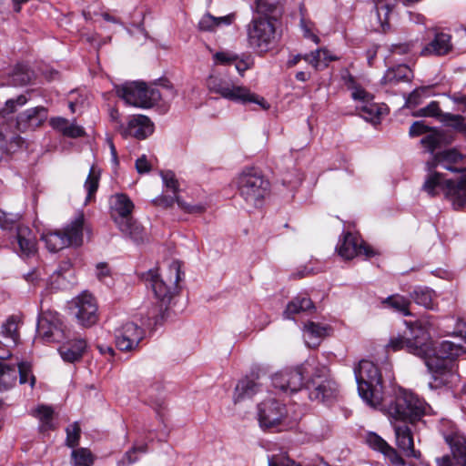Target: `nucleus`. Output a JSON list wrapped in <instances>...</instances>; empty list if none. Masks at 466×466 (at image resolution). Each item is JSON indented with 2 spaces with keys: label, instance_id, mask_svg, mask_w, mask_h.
Segmentation results:
<instances>
[{
  "label": "nucleus",
  "instance_id": "f257e3e1",
  "mask_svg": "<svg viewBox=\"0 0 466 466\" xmlns=\"http://www.w3.org/2000/svg\"><path fill=\"white\" fill-rule=\"evenodd\" d=\"M405 324L409 329V337H392L387 348L393 351L405 349L409 353L423 359L431 375L429 382L431 390L458 385L460 375L456 359L466 353V349L449 340H444L437 349L434 348L429 333L431 327L429 319L405 321Z\"/></svg>",
  "mask_w": 466,
  "mask_h": 466
},
{
  "label": "nucleus",
  "instance_id": "f03ea898",
  "mask_svg": "<svg viewBox=\"0 0 466 466\" xmlns=\"http://www.w3.org/2000/svg\"><path fill=\"white\" fill-rule=\"evenodd\" d=\"M272 384L286 393H295L304 385L311 400L327 402L338 395V385L330 378L327 366L315 358L307 359L301 365L275 373Z\"/></svg>",
  "mask_w": 466,
  "mask_h": 466
},
{
  "label": "nucleus",
  "instance_id": "7ed1b4c3",
  "mask_svg": "<svg viewBox=\"0 0 466 466\" xmlns=\"http://www.w3.org/2000/svg\"><path fill=\"white\" fill-rule=\"evenodd\" d=\"M376 409L386 413L389 419L419 422L430 415L431 407L418 395L404 389L394 390L391 395L383 397Z\"/></svg>",
  "mask_w": 466,
  "mask_h": 466
},
{
  "label": "nucleus",
  "instance_id": "20e7f679",
  "mask_svg": "<svg viewBox=\"0 0 466 466\" xmlns=\"http://www.w3.org/2000/svg\"><path fill=\"white\" fill-rule=\"evenodd\" d=\"M180 279V263L177 260L172 261L168 269L164 274L159 273L157 268L149 269L147 272L146 281L150 284L159 302V313L155 316L156 324L163 323L170 316L169 306L173 298L177 293V284Z\"/></svg>",
  "mask_w": 466,
  "mask_h": 466
},
{
  "label": "nucleus",
  "instance_id": "39448f33",
  "mask_svg": "<svg viewBox=\"0 0 466 466\" xmlns=\"http://www.w3.org/2000/svg\"><path fill=\"white\" fill-rule=\"evenodd\" d=\"M426 170L428 174L421 187L424 192L430 197H436L443 193L455 208L466 207V185L458 180L447 178L435 168H429L427 165Z\"/></svg>",
  "mask_w": 466,
  "mask_h": 466
},
{
  "label": "nucleus",
  "instance_id": "423d86ee",
  "mask_svg": "<svg viewBox=\"0 0 466 466\" xmlns=\"http://www.w3.org/2000/svg\"><path fill=\"white\" fill-rule=\"evenodd\" d=\"M354 374L360 398L369 406L377 408L384 397L381 375L378 367L370 360H362L354 369Z\"/></svg>",
  "mask_w": 466,
  "mask_h": 466
},
{
  "label": "nucleus",
  "instance_id": "0eeeda50",
  "mask_svg": "<svg viewBox=\"0 0 466 466\" xmlns=\"http://www.w3.org/2000/svg\"><path fill=\"white\" fill-rule=\"evenodd\" d=\"M134 204L123 193L115 194L110 198V215L118 229L135 243L144 241L143 227L132 218Z\"/></svg>",
  "mask_w": 466,
  "mask_h": 466
},
{
  "label": "nucleus",
  "instance_id": "6e6552de",
  "mask_svg": "<svg viewBox=\"0 0 466 466\" xmlns=\"http://www.w3.org/2000/svg\"><path fill=\"white\" fill-rule=\"evenodd\" d=\"M207 87L211 93L219 95L223 98L230 101L241 104L255 103L264 109L269 107L263 97L251 93L250 90L244 86L236 85L224 74H210L207 79Z\"/></svg>",
  "mask_w": 466,
  "mask_h": 466
},
{
  "label": "nucleus",
  "instance_id": "1a4fd4ad",
  "mask_svg": "<svg viewBox=\"0 0 466 466\" xmlns=\"http://www.w3.org/2000/svg\"><path fill=\"white\" fill-rule=\"evenodd\" d=\"M236 184L239 196L248 208H260L269 192L268 180L253 169L240 173Z\"/></svg>",
  "mask_w": 466,
  "mask_h": 466
},
{
  "label": "nucleus",
  "instance_id": "9d476101",
  "mask_svg": "<svg viewBox=\"0 0 466 466\" xmlns=\"http://www.w3.org/2000/svg\"><path fill=\"white\" fill-rule=\"evenodd\" d=\"M341 79L347 88L351 91L352 99L358 103L356 108L360 116L367 121L377 122L386 111L384 105L374 103L373 95L361 87L348 69L341 71Z\"/></svg>",
  "mask_w": 466,
  "mask_h": 466
},
{
  "label": "nucleus",
  "instance_id": "9b49d317",
  "mask_svg": "<svg viewBox=\"0 0 466 466\" xmlns=\"http://www.w3.org/2000/svg\"><path fill=\"white\" fill-rule=\"evenodd\" d=\"M116 95L126 104L141 108H149L158 103L162 95L159 89L153 86H147L144 82H126L115 86Z\"/></svg>",
  "mask_w": 466,
  "mask_h": 466
},
{
  "label": "nucleus",
  "instance_id": "f8f14e48",
  "mask_svg": "<svg viewBox=\"0 0 466 466\" xmlns=\"http://www.w3.org/2000/svg\"><path fill=\"white\" fill-rule=\"evenodd\" d=\"M83 227L84 215L79 214L64 231L43 233L41 239L51 252H56L68 246L78 247L83 243Z\"/></svg>",
  "mask_w": 466,
  "mask_h": 466
},
{
  "label": "nucleus",
  "instance_id": "ddd939ff",
  "mask_svg": "<svg viewBox=\"0 0 466 466\" xmlns=\"http://www.w3.org/2000/svg\"><path fill=\"white\" fill-rule=\"evenodd\" d=\"M248 46L258 53L268 52L275 43L276 28L270 17H254L247 25Z\"/></svg>",
  "mask_w": 466,
  "mask_h": 466
},
{
  "label": "nucleus",
  "instance_id": "4468645a",
  "mask_svg": "<svg viewBox=\"0 0 466 466\" xmlns=\"http://www.w3.org/2000/svg\"><path fill=\"white\" fill-rule=\"evenodd\" d=\"M37 336L45 343H61L66 339V326L56 312L46 311L37 322Z\"/></svg>",
  "mask_w": 466,
  "mask_h": 466
},
{
  "label": "nucleus",
  "instance_id": "2eb2a0df",
  "mask_svg": "<svg viewBox=\"0 0 466 466\" xmlns=\"http://www.w3.org/2000/svg\"><path fill=\"white\" fill-rule=\"evenodd\" d=\"M160 176L162 177L165 187L167 190L173 192L175 197L163 196L155 200L156 204L163 205L164 207H171L174 202H177L178 207L188 214H201L206 210V206L203 204L191 205L182 200L179 197L176 196V194L178 192L179 185L175 174L172 171H161Z\"/></svg>",
  "mask_w": 466,
  "mask_h": 466
},
{
  "label": "nucleus",
  "instance_id": "dca6fc26",
  "mask_svg": "<svg viewBox=\"0 0 466 466\" xmlns=\"http://www.w3.org/2000/svg\"><path fill=\"white\" fill-rule=\"evenodd\" d=\"M427 166L429 168L441 167L451 172L461 173L458 181L466 185V155L454 148L433 154L431 160L427 161Z\"/></svg>",
  "mask_w": 466,
  "mask_h": 466
},
{
  "label": "nucleus",
  "instance_id": "f3484780",
  "mask_svg": "<svg viewBox=\"0 0 466 466\" xmlns=\"http://www.w3.org/2000/svg\"><path fill=\"white\" fill-rule=\"evenodd\" d=\"M143 328L133 321L123 323L115 329V344L123 352H132L138 349L139 343L145 338Z\"/></svg>",
  "mask_w": 466,
  "mask_h": 466
},
{
  "label": "nucleus",
  "instance_id": "a211bd4d",
  "mask_svg": "<svg viewBox=\"0 0 466 466\" xmlns=\"http://www.w3.org/2000/svg\"><path fill=\"white\" fill-rule=\"evenodd\" d=\"M287 409L276 399L269 398L258 406V419L262 429H275L281 425L286 418Z\"/></svg>",
  "mask_w": 466,
  "mask_h": 466
},
{
  "label": "nucleus",
  "instance_id": "6ab92c4d",
  "mask_svg": "<svg viewBox=\"0 0 466 466\" xmlns=\"http://www.w3.org/2000/svg\"><path fill=\"white\" fill-rule=\"evenodd\" d=\"M74 315L79 325L89 328L98 320L96 299L88 292H83L74 300Z\"/></svg>",
  "mask_w": 466,
  "mask_h": 466
},
{
  "label": "nucleus",
  "instance_id": "aec40b11",
  "mask_svg": "<svg viewBox=\"0 0 466 466\" xmlns=\"http://www.w3.org/2000/svg\"><path fill=\"white\" fill-rule=\"evenodd\" d=\"M390 424L394 430L396 445L407 456L419 458L420 451L414 449L412 428L417 422H408L402 420L390 419Z\"/></svg>",
  "mask_w": 466,
  "mask_h": 466
},
{
  "label": "nucleus",
  "instance_id": "412c9836",
  "mask_svg": "<svg viewBox=\"0 0 466 466\" xmlns=\"http://www.w3.org/2000/svg\"><path fill=\"white\" fill-rule=\"evenodd\" d=\"M337 250L339 255L346 260L352 259L359 255L370 258L375 254L373 249L367 246L359 236L350 232L346 233L343 238L339 240Z\"/></svg>",
  "mask_w": 466,
  "mask_h": 466
},
{
  "label": "nucleus",
  "instance_id": "4be33fe9",
  "mask_svg": "<svg viewBox=\"0 0 466 466\" xmlns=\"http://www.w3.org/2000/svg\"><path fill=\"white\" fill-rule=\"evenodd\" d=\"M117 128L123 137L146 139L153 134L154 124L147 116L134 115L129 116L126 125L120 124Z\"/></svg>",
  "mask_w": 466,
  "mask_h": 466
},
{
  "label": "nucleus",
  "instance_id": "5701e85b",
  "mask_svg": "<svg viewBox=\"0 0 466 466\" xmlns=\"http://www.w3.org/2000/svg\"><path fill=\"white\" fill-rule=\"evenodd\" d=\"M445 441L451 446L453 456H443L438 459V465L466 466V437L455 432L446 435Z\"/></svg>",
  "mask_w": 466,
  "mask_h": 466
},
{
  "label": "nucleus",
  "instance_id": "b1692460",
  "mask_svg": "<svg viewBox=\"0 0 466 466\" xmlns=\"http://www.w3.org/2000/svg\"><path fill=\"white\" fill-rule=\"evenodd\" d=\"M48 111L45 106H35L25 110L16 117V128L20 132L35 131L46 121Z\"/></svg>",
  "mask_w": 466,
  "mask_h": 466
},
{
  "label": "nucleus",
  "instance_id": "393cba45",
  "mask_svg": "<svg viewBox=\"0 0 466 466\" xmlns=\"http://www.w3.org/2000/svg\"><path fill=\"white\" fill-rule=\"evenodd\" d=\"M451 36L445 33H437L434 38L420 51L421 55L444 56L448 54L452 45L451 43Z\"/></svg>",
  "mask_w": 466,
  "mask_h": 466
},
{
  "label": "nucleus",
  "instance_id": "a878e982",
  "mask_svg": "<svg viewBox=\"0 0 466 466\" xmlns=\"http://www.w3.org/2000/svg\"><path fill=\"white\" fill-rule=\"evenodd\" d=\"M16 239L21 255L28 257L36 252V238L28 227L22 225L16 227Z\"/></svg>",
  "mask_w": 466,
  "mask_h": 466
},
{
  "label": "nucleus",
  "instance_id": "bb28decb",
  "mask_svg": "<svg viewBox=\"0 0 466 466\" xmlns=\"http://www.w3.org/2000/svg\"><path fill=\"white\" fill-rule=\"evenodd\" d=\"M86 341L77 339L61 346L58 350L62 360L66 362H76L81 360L86 349Z\"/></svg>",
  "mask_w": 466,
  "mask_h": 466
},
{
  "label": "nucleus",
  "instance_id": "cd10ccee",
  "mask_svg": "<svg viewBox=\"0 0 466 466\" xmlns=\"http://www.w3.org/2000/svg\"><path fill=\"white\" fill-rule=\"evenodd\" d=\"M412 77V71L408 66L398 65L397 66L389 68L385 72L381 83L393 86L400 82H410Z\"/></svg>",
  "mask_w": 466,
  "mask_h": 466
},
{
  "label": "nucleus",
  "instance_id": "c85d7f7f",
  "mask_svg": "<svg viewBox=\"0 0 466 466\" xmlns=\"http://www.w3.org/2000/svg\"><path fill=\"white\" fill-rule=\"evenodd\" d=\"M327 326L313 321H309L305 324L303 329V338L305 343L309 348H317L319 345L321 339L327 336Z\"/></svg>",
  "mask_w": 466,
  "mask_h": 466
},
{
  "label": "nucleus",
  "instance_id": "c756f323",
  "mask_svg": "<svg viewBox=\"0 0 466 466\" xmlns=\"http://www.w3.org/2000/svg\"><path fill=\"white\" fill-rule=\"evenodd\" d=\"M436 297V293L426 287H417L410 293V298L416 304L431 310L437 309V306L435 304Z\"/></svg>",
  "mask_w": 466,
  "mask_h": 466
},
{
  "label": "nucleus",
  "instance_id": "7c9ffc66",
  "mask_svg": "<svg viewBox=\"0 0 466 466\" xmlns=\"http://www.w3.org/2000/svg\"><path fill=\"white\" fill-rule=\"evenodd\" d=\"M261 390V385L254 379L246 377L238 381L235 389V400L251 398Z\"/></svg>",
  "mask_w": 466,
  "mask_h": 466
},
{
  "label": "nucleus",
  "instance_id": "2f4dec72",
  "mask_svg": "<svg viewBox=\"0 0 466 466\" xmlns=\"http://www.w3.org/2000/svg\"><path fill=\"white\" fill-rule=\"evenodd\" d=\"M234 20L233 15L216 17L209 13L205 14L198 22V29L203 32H213L221 25H229Z\"/></svg>",
  "mask_w": 466,
  "mask_h": 466
},
{
  "label": "nucleus",
  "instance_id": "473e14b6",
  "mask_svg": "<svg viewBox=\"0 0 466 466\" xmlns=\"http://www.w3.org/2000/svg\"><path fill=\"white\" fill-rule=\"evenodd\" d=\"M32 415L39 420V431L46 432L55 429L54 410L51 406L39 405L32 410Z\"/></svg>",
  "mask_w": 466,
  "mask_h": 466
},
{
  "label": "nucleus",
  "instance_id": "72a5a7b5",
  "mask_svg": "<svg viewBox=\"0 0 466 466\" xmlns=\"http://www.w3.org/2000/svg\"><path fill=\"white\" fill-rule=\"evenodd\" d=\"M313 308L314 305L309 297L298 296L288 304L284 315L286 318L291 319L294 315L308 311Z\"/></svg>",
  "mask_w": 466,
  "mask_h": 466
},
{
  "label": "nucleus",
  "instance_id": "f704fd0d",
  "mask_svg": "<svg viewBox=\"0 0 466 466\" xmlns=\"http://www.w3.org/2000/svg\"><path fill=\"white\" fill-rule=\"evenodd\" d=\"M421 145L431 154L442 144L448 143L445 134L437 129L431 128L424 137L420 140Z\"/></svg>",
  "mask_w": 466,
  "mask_h": 466
},
{
  "label": "nucleus",
  "instance_id": "c9c22d12",
  "mask_svg": "<svg viewBox=\"0 0 466 466\" xmlns=\"http://www.w3.org/2000/svg\"><path fill=\"white\" fill-rule=\"evenodd\" d=\"M19 322L17 318L12 316L3 323L1 327V334L12 346H15L19 340L18 333Z\"/></svg>",
  "mask_w": 466,
  "mask_h": 466
},
{
  "label": "nucleus",
  "instance_id": "e433bc0d",
  "mask_svg": "<svg viewBox=\"0 0 466 466\" xmlns=\"http://www.w3.org/2000/svg\"><path fill=\"white\" fill-rule=\"evenodd\" d=\"M33 76V72L26 66L17 65L9 76L7 85L22 86L27 85Z\"/></svg>",
  "mask_w": 466,
  "mask_h": 466
},
{
  "label": "nucleus",
  "instance_id": "4c0bfd02",
  "mask_svg": "<svg viewBox=\"0 0 466 466\" xmlns=\"http://www.w3.org/2000/svg\"><path fill=\"white\" fill-rule=\"evenodd\" d=\"M383 304L403 316H410L411 314L409 309L410 305V299L401 295H391L383 301Z\"/></svg>",
  "mask_w": 466,
  "mask_h": 466
},
{
  "label": "nucleus",
  "instance_id": "58836bf2",
  "mask_svg": "<svg viewBox=\"0 0 466 466\" xmlns=\"http://www.w3.org/2000/svg\"><path fill=\"white\" fill-rule=\"evenodd\" d=\"M17 370L15 366L0 363V390H7L15 385Z\"/></svg>",
  "mask_w": 466,
  "mask_h": 466
},
{
  "label": "nucleus",
  "instance_id": "ea45409f",
  "mask_svg": "<svg viewBox=\"0 0 466 466\" xmlns=\"http://www.w3.org/2000/svg\"><path fill=\"white\" fill-rule=\"evenodd\" d=\"M374 2L378 19L384 27L388 24L390 15L396 7L398 0H375Z\"/></svg>",
  "mask_w": 466,
  "mask_h": 466
},
{
  "label": "nucleus",
  "instance_id": "a19ab883",
  "mask_svg": "<svg viewBox=\"0 0 466 466\" xmlns=\"http://www.w3.org/2000/svg\"><path fill=\"white\" fill-rule=\"evenodd\" d=\"M333 58L328 56L326 49H317L309 54L303 55V60L312 66L316 70L327 66V63Z\"/></svg>",
  "mask_w": 466,
  "mask_h": 466
},
{
  "label": "nucleus",
  "instance_id": "79ce46f5",
  "mask_svg": "<svg viewBox=\"0 0 466 466\" xmlns=\"http://www.w3.org/2000/svg\"><path fill=\"white\" fill-rule=\"evenodd\" d=\"M71 263L69 261H64L61 263L59 268L54 271L49 278V284L52 289H62L65 285L66 274L71 269Z\"/></svg>",
  "mask_w": 466,
  "mask_h": 466
},
{
  "label": "nucleus",
  "instance_id": "37998d69",
  "mask_svg": "<svg viewBox=\"0 0 466 466\" xmlns=\"http://www.w3.org/2000/svg\"><path fill=\"white\" fill-rule=\"evenodd\" d=\"M71 461L74 466H92L94 456L88 449L78 448L72 451Z\"/></svg>",
  "mask_w": 466,
  "mask_h": 466
},
{
  "label": "nucleus",
  "instance_id": "c03bdc74",
  "mask_svg": "<svg viewBox=\"0 0 466 466\" xmlns=\"http://www.w3.org/2000/svg\"><path fill=\"white\" fill-rule=\"evenodd\" d=\"M99 178H100V169L96 166H92L89 170L87 178L85 182V188L87 192L86 201L91 200L93 196L96 192V190L98 188Z\"/></svg>",
  "mask_w": 466,
  "mask_h": 466
},
{
  "label": "nucleus",
  "instance_id": "a18cd8bd",
  "mask_svg": "<svg viewBox=\"0 0 466 466\" xmlns=\"http://www.w3.org/2000/svg\"><path fill=\"white\" fill-rule=\"evenodd\" d=\"M429 89L430 88L428 86H421L414 89L407 96L405 99V106L407 107H415L420 105L422 98L428 96Z\"/></svg>",
  "mask_w": 466,
  "mask_h": 466
},
{
  "label": "nucleus",
  "instance_id": "49530a36",
  "mask_svg": "<svg viewBox=\"0 0 466 466\" xmlns=\"http://www.w3.org/2000/svg\"><path fill=\"white\" fill-rule=\"evenodd\" d=\"M256 4L258 16L270 17L272 19V14L277 9L278 0H256Z\"/></svg>",
  "mask_w": 466,
  "mask_h": 466
},
{
  "label": "nucleus",
  "instance_id": "de8ad7c7",
  "mask_svg": "<svg viewBox=\"0 0 466 466\" xmlns=\"http://www.w3.org/2000/svg\"><path fill=\"white\" fill-rule=\"evenodd\" d=\"M414 116L424 117H437L441 116V110L440 108V105L437 101H431L429 105L424 107L420 108L416 112L413 113Z\"/></svg>",
  "mask_w": 466,
  "mask_h": 466
},
{
  "label": "nucleus",
  "instance_id": "09e8293b",
  "mask_svg": "<svg viewBox=\"0 0 466 466\" xmlns=\"http://www.w3.org/2000/svg\"><path fill=\"white\" fill-rule=\"evenodd\" d=\"M366 442L368 445L384 454L390 445L378 434L374 432H369L366 435Z\"/></svg>",
  "mask_w": 466,
  "mask_h": 466
},
{
  "label": "nucleus",
  "instance_id": "8fccbe9b",
  "mask_svg": "<svg viewBox=\"0 0 466 466\" xmlns=\"http://www.w3.org/2000/svg\"><path fill=\"white\" fill-rule=\"evenodd\" d=\"M80 426L77 422H74L66 428V445L75 448L78 445L80 439Z\"/></svg>",
  "mask_w": 466,
  "mask_h": 466
},
{
  "label": "nucleus",
  "instance_id": "3c124183",
  "mask_svg": "<svg viewBox=\"0 0 466 466\" xmlns=\"http://www.w3.org/2000/svg\"><path fill=\"white\" fill-rule=\"evenodd\" d=\"M19 218L17 214L5 213L0 209V228L3 230L12 229Z\"/></svg>",
  "mask_w": 466,
  "mask_h": 466
},
{
  "label": "nucleus",
  "instance_id": "603ef678",
  "mask_svg": "<svg viewBox=\"0 0 466 466\" xmlns=\"http://www.w3.org/2000/svg\"><path fill=\"white\" fill-rule=\"evenodd\" d=\"M28 98L25 95H20L16 98L8 99L5 107L2 109L4 114H11L14 113L18 106H23L26 104Z\"/></svg>",
  "mask_w": 466,
  "mask_h": 466
},
{
  "label": "nucleus",
  "instance_id": "864d4df0",
  "mask_svg": "<svg viewBox=\"0 0 466 466\" xmlns=\"http://www.w3.org/2000/svg\"><path fill=\"white\" fill-rule=\"evenodd\" d=\"M300 27L303 35L306 38L311 39L314 43L318 44L319 41V36L314 33V24L309 18H300Z\"/></svg>",
  "mask_w": 466,
  "mask_h": 466
},
{
  "label": "nucleus",
  "instance_id": "5fc2aeb1",
  "mask_svg": "<svg viewBox=\"0 0 466 466\" xmlns=\"http://www.w3.org/2000/svg\"><path fill=\"white\" fill-rule=\"evenodd\" d=\"M17 370V374H19V382L21 384H25L28 381V380L30 379V384L31 386L33 387L34 384H35V377L33 375H31V370H30V367L25 363V362H21L18 364V370Z\"/></svg>",
  "mask_w": 466,
  "mask_h": 466
},
{
  "label": "nucleus",
  "instance_id": "6e6d98bb",
  "mask_svg": "<svg viewBox=\"0 0 466 466\" xmlns=\"http://www.w3.org/2000/svg\"><path fill=\"white\" fill-rule=\"evenodd\" d=\"M442 120L449 121L456 129L466 130V117L460 115L445 114L442 116Z\"/></svg>",
  "mask_w": 466,
  "mask_h": 466
},
{
  "label": "nucleus",
  "instance_id": "4d7b16f0",
  "mask_svg": "<svg viewBox=\"0 0 466 466\" xmlns=\"http://www.w3.org/2000/svg\"><path fill=\"white\" fill-rule=\"evenodd\" d=\"M416 49V42L395 44L391 46V52L396 55L412 54Z\"/></svg>",
  "mask_w": 466,
  "mask_h": 466
},
{
  "label": "nucleus",
  "instance_id": "13d9d810",
  "mask_svg": "<svg viewBox=\"0 0 466 466\" xmlns=\"http://www.w3.org/2000/svg\"><path fill=\"white\" fill-rule=\"evenodd\" d=\"M214 60L218 64L228 65L238 60V56L229 51H220L214 55Z\"/></svg>",
  "mask_w": 466,
  "mask_h": 466
},
{
  "label": "nucleus",
  "instance_id": "bf43d9fd",
  "mask_svg": "<svg viewBox=\"0 0 466 466\" xmlns=\"http://www.w3.org/2000/svg\"><path fill=\"white\" fill-rule=\"evenodd\" d=\"M384 455L389 459L390 462L394 466H405V461L392 447H389Z\"/></svg>",
  "mask_w": 466,
  "mask_h": 466
},
{
  "label": "nucleus",
  "instance_id": "052dcab7",
  "mask_svg": "<svg viewBox=\"0 0 466 466\" xmlns=\"http://www.w3.org/2000/svg\"><path fill=\"white\" fill-rule=\"evenodd\" d=\"M137 451H140L142 453L147 452V445L144 444L139 447H133L132 450L128 451L125 454L123 460L119 463H122L123 465H129L137 461V457H133V454Z\"/></svg>",
  "mask_w": 466,
  "mask_h": 466
},
{
  "label": "nucleus",
  "instance_id": "680f3d73",
  "mask_svg": "<svg viewBox=\"0 0 466 466\" xmlns=\"http://www.w3.org/2000/svg\"><path fill=\"white\" fill-rule=\"evenodd\" d=\"M431 127L425 125L423 121H415L410 127L409 134L410 137H417L427 134Z\"/></svg>",
  "mask_w": 466,
  "mask_h": 466
},
{
  "label": "nucleus",
  "instance_id": "e2e57ef3",
  "mask_svg": "<svg viewBox=\"0 0 466 466\" xmlns=\"http://www.w3.org/2000/svg\"><path fill=\"white\" fill-rule=\"evenodd\" d=\"M50 126L56 131L64 134L67 127L70 126V122L64 117L56 116L52 117L49 121Z\"/></svg>",
  "mask_w": 466,
  "mask_h": 466
},
{
  "label": "nucleus",
  "instance_id": "0e129e2a",
  "mask_svg": "<svg viewBox=\"0 0 466 466\" xmlns=\"http://www.w3.org/2000/svg\"><path fill=\"white\" fill-rule=\"evenodd\" d=\"M63 135L67 137L77 138L85 135V129L76 123H71Z\"/></svg>",
  "mask_w": 466,
  "mask_h": 466
},
{
  "label": "nucleus",
  "instance_id": "69168bd1",
  "mask_svg": "<svg viewBox=\"0 0 466 466\" xmlns=\"http://www.w3.org/2000/svg\"><path fill=\"white\" fill-rule=\"evenodd\" d=\"M136 169L139 174H145L151 170V164L146 155H142L136 161Z\"/></svg>",
  "mask_w": 466,
  "mask_h": 466
},
{
  "label": "nucleus",
  "instance_id": "338daca9",
  "mask_svg": "<svg viewBox=\"0 0 466 466\" xmlns=\"http://www.w3.org/2000/svg\"><path fill=\"white\" fill-rule=\"evenodd\" d=\"M11 347L13 346L10 343H3L0 340V360H6L11 356Z\"/></svg>",
  "mask_w": 466,
  "mask_h": 466
},
{
  "label": "nucleus",
  "instance_id": "774afa93",
  "mask_svg": "<svg viewBox=\"0 0 466 466\" xmlns=\"http://www.w3.org/2000/svg\"><path fill=\"white\" fill-rule=\"evenodd\" d=\"M97 278L102 280L105 277L109 275V268L106 263H99L96 266Z\"/></svg>",
  "mask_w": 466,
  "mask_h": 466
}]
</instances>
